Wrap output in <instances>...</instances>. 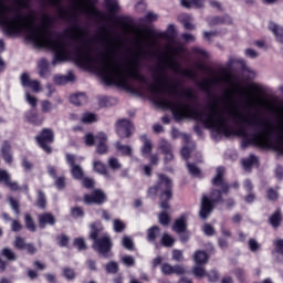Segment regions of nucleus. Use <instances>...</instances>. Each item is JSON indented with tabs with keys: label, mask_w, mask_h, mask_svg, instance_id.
<instances>
[{
	"label": "nucleus",
	"mask_w": 283,
	"mask_h": 283,
	"mask_svg": "<svg viewBox=\"0 0 283 283\" xmlns=\"http://www.w3.org/2000/svg\"><path fill=\"white\" fill-rule=\"evenodd\" d=\"M0 23L7 36H14V34L25 32L29 41H32L36 48L52 50V52H54L52 61L53 66L73 60L80 67H95L101 76H103L104 83H107V85L117 83L119 87H124L133 94H138V90L129 84V78H134V81H138L144 85L149 84L147 77L138 72V59L149 54V51L143 48V43L148 48H154V45H156V40L151 39L154 34L149 29L140 30L146 36L137 35L136 42L139 51L135 54V57L120 65V63L114 59H116V53L123 48V42L120 40L112 39L105 29L103 41L107 45L106 52L101 53L98 59L92 55V46L90 45L92 41L87 40L83 42V39L87 38V31L83 30L78 24H73L65 31L70 39L81 43L80 46L72 50L70 42H66L61 38H53L49 29L52 25V17L48 14L42 15V24L36 27L34 11H31L30 14L23 17L19 10L14 11L13 8L6 4L4 0H0Z\"/></svg>",
	"instance_id": "f257e3e1"
},
{
	"label": "nucleus",
	"mask_w": 283,
	"mask_h": 283,
	"mask_svg": "<svg viewBox=\"0 0 283 283\" xmlns=\"http://www.w3.org/2000/svg\"><path fill=\"white\" fill-rule=\"evenodd\" d=\"M224 167H218L217 174L212 179V185L214 187H221V190H211L210 199L206 195L202 196L201 208L199 211V216L202 220H207V218H209L211 211H213V205H218V202H224L222 193L226 196L229 193L230 186L229 184L224 182Z\"/></svg>",
	"instance_id": "f03ea898"
},
{
	"label": "nucleus",
	"mask_w": 283,
	"mask_h": 283,
	"mask_svg": "<svg viewBox=\"0 0 283 283\" xmlns=\"http://www.w3.org/2000/svg\"><path fill=\"white\" fill-rule=\"evenodd\" d=\"M112 247H114V243H112V238L107 234L93 242L94 251H97L105 259L112 258Z\"/></svg>",
	"instance_id": "7ed1b4c3"
},
{
	"label": "nucleus",
	"mask_w": 283,
	"mask_h": 283,
	"mask_svg": "<svg viewBox=\"0 0 283 283\" xmlns=\"http://www.w3.org/2000/svg\"><path fill=\"white\" fill-rule=\"evenodd\" d=\"M66 163L71 169V176L74 180H83L85 172L83 171V167L80 166L78 160H84L83 157L76 158L75 155L67 153L65 155Z\"/></svg>",
	"instance_id": "20e7f679"
},
{
	"label": "nucleus",
	"mask_w": 283,
	"mask_h": 283,
	"mask_svg": "<svg viewBox=\"0 0 283 283\" xmlns=\"http://www.w3.org/2000/svg\"><path fill=\"white\" fill-rule=\"evenodd\" d=\"M157 187L161 198H174V182L166 175H158Z\"/></svg>",
	"instance_id": "39448f33"
},
{
	"label": "nucleus",
	"mask_w": 283,
	"mask_h": 283,
	"mask_svg": "<svg viewBox=\"0 0 283 283\" xmlns=\"http://www.w3.org/2000/svg\"><path fill=\"white\" fill-rule=\"evenodd\" d=\"M35 139L46 154H52V148L49 146L50 144L54 143V132L52 129L43 128Z\"/></svg>",
	"instance_id": "423d86ee"
},
{
	"label": "nucleus",
	"mask_w": 283,
	"mask_h": 283,
	"mask_svg": "<svg viewBox=\"0 0 283 283\" xmlns=\"http://www.w3.org/2000/svg\"><path fill=\"white\" fill-rule=\"evenodd\" d=\"M115 132L119 138H130L134 134V124L127 118L118 119L115 124Z\"/></svg>",
	"instance_id": "0eeeda50"
},
{
	"label": "nucleus",
	"mask_w": 283,
	"mask_h": 283,
	"mask_svg": "<svg viewBox=\"0 0 283 283\" xmlns=\"http://www.w3.org/2000/svg\"><path fill=\"white\" fill-rule=\"evenodd\" d=\"M164 64H166L169 70H172V72H181V74L184 76H187V78H191L192 81H196V78H198V73H196V71L189 69L180 71V64H178L177 61L174 60L171 56L165 57Z\"/></svg>",
	"instance_id": "6e6552de"
},
{
	"label": "nucleus",
	"mask_w": 283,
	"mask_h": 283,
	"mask_svg": "<svg viewBox=\"0 0 283 283\" xmlns=\"http://www.w3.org/2000/svg\"><path fill=\"white\" fill-rule=\"evenodd\" d=\"M158 151L164 155L165 165H169L174 160V147L167 139H160L158 144Z\"/></svg>",
	"instance_id": "1a4fd4ad"
},
{
	"label": "nucleus",
	"mask_w": 283,
	"mask_h": 283,
	"mask_svg": "<svg viewBox=\"0 0 283 283\" xmlns=\"http://www.w3.org/2000/svg\"><path fill=\"white\" fill-rule=\"evenodd\" d=\"M75 6L77 10H81V12H85L86 14H92L93 17H98L101 14V11L96 9V6L92 3V0H76Z\"/></svg>",
	"instance_id": "9d476101"
},
{
	"label": "nucleus",
	"mask_w": 283,
	"mask_h": 283,
	"mask_svg": "<svg viewBox=\"0 0 283 283\" xmlns=\"http://www.w3.org/2000/svg\"><path fill=\"white\" fill-rule=\"evenodd\" d=\"M20 83L23 87H30L32 92H35V93L41 92V82H39V80H31L30 73L28 72L21 73Z\"/></svg>",
	"instance_id": "9b49d317"
},
{
	"label": "nucleus",
	"mask_w": 283,
	"mask_h": 283,
	"mask_svg": "<svg viewBox=\"0 0 283 283\" xmlns=\"http://www.w3.org/2000/svg\"><path fill=\"white\" fill-rule=\"evenodd\" d=\"M95 145H96V154H99V156H104V154H107L108 147H107V134L99 132L95 136Z\"/></svg>",
	"instance_id": "f8f14e48"
},
{
	"label": "nucleus",
	"mask_w": 283,
	"mask_h": 283,
	"mask_svg": "<svg viewBox=\"0 0 283 283\" xmlns=\"http://www.w3.org/2000/svg\"><path fill=\"white\" fill-rule=\"evenodd\" d=\"M107 197L105 196V192L102 190H95L93 195H85L84 196V202L85 205H103Z\"/></svg>",
	"instance_id": "ddd939ff"
},
{
	"label": "nucleus",
	"mask_w": 283,
	"mask_h": 283,
	"mask_svg": "<svg viewBox=\"0 0 283 283\" xmlns=\"http://www.w3.org/2000/svg\"><path fill=\"white\" fill-rule=\"evenodd\" d=\"M38 224L41 229H45L48 224L54 227L56 224V218L51 212H44L38 216Z\"/></svg>",
	"instance_id": "4468645a"
},
{
	"label": "nucleus",
	"mask_w": 283,
	"mask_h": 283,
	"mask_svg": "<svg viewBox=\"0 0 283 283\" xmlns=\"http://www.w3.org/2000/svg\"><path fill=\"white\" fill-rule=\"evenodd\" d=\"M0 154L4 160V163H7V165H12V146L10 145V142L4 140L1 145L0 148Z\"/></svg>",
	"instance_id": "2eb2a0df"
},
{
	"label": "nucleus",
	"mask_w": 283,
	"mask_h": 283,
	"mask_svg": "<svg viewBox=\"0 0 283 283\" xmlns=\"http://www.w3.org/2000/svg\"><path fill=\"white\" fill-rule=\"evenodd\" d=\"M39 76L46 78L50 74V62L45 59H41L38 63Z\"/></svg>",
	"instance_id": "dca6fc26"
},
{
	"label": "nucleus",
	"mask_w": 283,
	"mask_h": 283,
	"mask_svg": "<svg viewBox=\"0 0 283 283\" xmlns=\"http://www.w3.org/2000/svg\"><path fill=\"white\" fill-rule=\"evenodd\" d=\"M172 230L176 233H185L187 231V217L181 216L177 219L172 226Z\"/></svg>",
	"instance_id": "f3484780"
},
{
	"label": "nucleus",
	"mask_w": 283,
	"mask_h": 283,
	"mask_svg": "<svg viewBox=\"0 0 283 283\" xmlns=\"http://www.w3.org/2000/svg\"><path fill=\"white\" fill-rule=\"evenodd\" d=\"M268 28L270 32H273L274 36L276 38V41L279 43H283V28L275 24L274 22H270Z\"/></svg>",
	"instance_id": "a211bd4d"
},
{
	"label": "nucleus",
	"mask_w": 283,
	"mask_h": 283,
	"mask_svg": "<svg viewBox=\"0 0 283 283\" xmlns=\"http://www.w3.org/2000/svg\"><path fill=\"white\" fill-rule=\"evenodd\" d=\"M74 78V73L72 71H69L67 75H55L54 83H56V85H65L67 83H72Z\"/></svg>",
	"instance_id": "6ab92c4d"
},
{
	"label": "nucleus",
	"mask_w": 283,
	"mask_h": 283,
	"mask_svg": "<svg viewBox=\"0 0 283 283\" xmlns=\"http://www.w3.org/2000/svg\"><path fill=\"white\" fill-rule=\"evenodd\" d=\"M70 101L73 105H76L78 107L87 103V95H85V93H77L71 95Z\"/></svg>",
	"instance_id": "aec40b11"
},
{
	"label": "nucleus",
	"mask_w": 283,
	"mask_h": 283,
	"mask_svg": "<svg viewBox=\"0 0 283 283\" xmlns=\"http://www.w3.org/2000/svg\"><path fill=\"white\" fill-rule=\"evenodd\" d=\"M193 261L196 262V264L205 265L207 264V262H209V254H207V252L202 250H198L197 252H195Z\"/></svg>",
	"instance_id": "412c9836"
},
{
	"label": "nucleus",
	"mask_w": 283,
	"mask_h": 283,
	"mask_svg": "<svg viewBox=\"0 0 283 283\" xmlns=\"http://www.w3.org/2000/svg\"><path fill=\"white\" fill-rule=\"evenodd\" d=\"M93 167L96 174L105 176V178H112V175L107 171V167L102 161H94Z\"/></svg>",
	"instance_id": "4be33fe9"
},
{
	"label": "nucleus",
	"mask_w": 283,
	"mask_h": 283,
	"mask_svg": "<svg viewBox=\"0 0 283 283\" xmlns=\"http://www.w3.org/2000/svg\"><path fill=\"white\" fill-rule=\"evenodd\" d=\"M140 140L144 143L142 147V154L145 156V154H151V150L154 149V145L151 144V140L147 138V135H142Z\"/></svg>",
	"instance_id": "5701e85b"
},
{
	"label": "nucleus",
	"mask_w": 283,
	"mask_h": 283,
	"mask_svg": "<svg viewBox=\"0 0 283 283\" xmlns=\"http://www.w3.org/2000/svg\"><path fill=\"white\" fill-rule=\"evenodd\" d=\"M269 222L273 229H277L282 222V212L276 210L272 216H270Z\"/></svg>",
	"instance_id": "b1692460"
},
{
	"label": "nucleus",
	"mask_w": 283,
	"mask_h": 283,
	"mask_svg": "<svg viewBox=\"0 0 283 283\" xmlns=\"http://www.w3.org/2000/svg\"><path fill=\"white\" fill-rule=\"evenodd\" d=\"M101 231H103V226H101V223H92L90 240H93V242H96V240H98V235Z\"/></svg>",
	"instance_id": "393cba45"
},
{
	"label": "nucleus",
	"mask_w": 283,
	"mask_h": 283,
	"mask_svg": "<svg viewBox=\"0 0 283 283\" xmlns=\"http://www.w3.org/2000/svg\"><path fill=\"white\" fill-rule=\"evenodd\" d=\"M220 78L218 77H212V78H207L199 83L200 90H203V92H209L211 90V85H216V83H219Z\"/></svg>",
	"instance_id": "a878e982"
},
{
	"label": "nucleus",
	"mask_w": 283,
	"mask_h": 283,
	"mask_svg": "<svg viewBox=\"0 0 283 283\" xmlns=\"http://www.w3.org/2000/svg\"><path fill=\"white\" fill-rule=\"evenodd\" d=\"M160 235V228L158 226H153L147 231V240L148 242H156V238Z\"/></svg>",
	"instance_id": "bb28decb"
},
{
	"label": "nucleus",
	"mask_w": 283,
	"mask_h": 283,
	"mask_svg": "<svg viewBox=\"0 0 283 283\" xmlns=\"http://www.w3.org/2000/svg\"><path fill=\"white\" fill-rule=\"evenodd\" d=\"M117 151H120L122 156H132L133 149L129 145H123L120 142L115 144Z\"/></svg>",
	"instance_id": "cd10ccee"
},
{
	"label": "nucleus",
	"mask_w": 283,
	"mask_h": 283,
	"mask_svg": "<svg viewBox=\"0 0 283 283\" xmlns=\"http://www.w3.org/2000/svg\"><path fill=\"white\" fill-rule=\"evenodd\" d=\"M241 163L244 169L249 171V169H251V167L258 163V157L255 155H250L248 158L242 159Z\"/></svg>",
	"instance_id": "c85d7f7f"
},
{
	"label": "nucleus",
	"mask_w": 283,
	"mask_h": 283,
	"mask_svg": "<svg viewBox=\"0 0 283 283\" xmlns=\"http://www.w3.org/2000/svg\"><path fill=\"white\" fill-rule=\"evenodd\" d=\"M106 10L109 12V14H115V12H118V1L116 0H104Z\"/></svg>",
	"instance_id": "c756f323"
},
{
	"label": "nucleus",
	"mask_w": 283,
	"mask_h": 283,
	"mask_svg": "<svg viewBox=\"0 0 283 283\" xmlns=\"http://www.w3.org/2000/svg\"><path fill=\"white\" fill-rule=\"evenodd\" d=\"M36 207H39V209H45V207H48V200L45 199V192L43 190L38 191Z\"/></svg>",
	"instance_id": "7c9ffc66"
},
{
	"label": "nucleus",
	"mask_w": 283,
	"mask_h": 283,
	"mask_svg": "<svg viewBox=\"0 0 283 283\" xmlns=\"http://www.w3.org/2000/svg\"><path fill=\"white\" fill-rule=\"evenodd\" d=\"M1 255L3 258H6L7 260H9V262H17V254L14 253V251H12L9 248H4L1 250Z\"/></svg>",
	"instance_id": "2f4dec72"
},
{
	"label": "nucleus",
	"mask_w": 283,
	"mask_h": 283,
	"mask_svg": "<svg viewBox=\"0 0 283 283\" xmlns=\"http://www.w3.org/2000/svg\"><path fill=\"white\" fill-rule=\"evenodd\" d=\"M113 229H114L115 233H123V231H125V229H127V226L125 224V222H123V220L115 219L113 221Z\"/></svg>",
	"instance_id": "473e14b6"
},
{
	"label": "nucleus",
	"mask_w": 283,
	"mask_h": 283,
	"mask_svg": "<svg viewBox=\"0 0 283 283\" xmlns=\"http://www.w3.org/2000/svg\"><path fill=\"white\" fill-rule=\"evenodd\" d=\"M180 19H181V22L184 23V28L186 30H195L196 29V25H193V23H191V15L182 14L180 17Z\"/></svg>",
	"instance_id": "72a5a7b5"
},
{
	"label": "nucleus",
	"mask_w": 283,
	"mask_h": 283,
	"mask_svg": "<svg viewBox=\"0 0 283 283\" xmlns=\"http://www.w3.org/2000/svg\"><path fill=\"white\" fill-rule=\"evenodd\" d=\"M24 222L28 231H31L32 233L36 231V224H34V220L32 219V216L25 214Z\"/></svg>",
	"instance_id": "f704fd0d"
},
{
	"label": "nucleus",
	"mask_w": 283,
	"mask_h": 283,
	"mask_svg": "<svg viewBox=\"0 0 283 283\" xmlns=\"http://www.w3.org/2000/svg\"><path fill=\"white\" fill-rule=\"evenodd\" d=\"M238 94H240L241 96H244L245 98V104L248 107H253V96L250 93H247V91L244 90V87H241V91H237Z\"/></svg>",
	"instance_id": "c9c22d12"
},
{
	"label": "nucleus",
	"mask_w": 283,
	"mask_h": 283,
	"mask_svg": "<svg viewBox=\"0 0 283 283\" xmlns=\"http://www.w3.org/2000/svg\"><path fill=\"white\" fill-rule=\"evenodd\" d=\"M192 273L196 277H207V271L202 268V264H197L192 268Z\"/></svg>",
	"instance_id": "e433bc0d"
},
{
	"label": "nucleus",
	"mask_w": 283,
	"mask_h": 283,
	"mask_svg": "<svg viewBox=\"0 0 283 283\" xmlns=\"http://www.w3.org/2000/svg\"><path fill=\"white\" fill-rule=\"evenodd\" d=\"M122 247L127 249V251H134V240L130 239L128 235H124L122 239Z\"/></svg>",
	"instance_id": "4c0bfd02"
},
{
	"label": "nucleus",
	"mask_w": 283,
	"mask_h": 283,
	"mask_svg": "<svg viewBox=\"0 0 283 283\" xmlns=\"http://www.w3.org/2000/svg\"><path fill=\"white\" fill-rule=\"evenodd\" d=\"M108 167L113 169V171H117V169H120L123 165L116 157L108 158Z\"/></svg>",
	"instance_id": "58836bf2"
},
{
	"label": "nucleus",
	"mask_w": 283,
	"mask_h": 283,
	"mask_svg": "<svg viewBox=\"0 0 283 283\" xmlns=\"http://www.w3.org/2000/svg\"><path fill=\"white\" fill-rule=\"evenodd\" d=\"M158 193H160V190L157 185L151 186L147 190V198H150V200H156Z\"/></svg>",
	"instance_id": "ea45409f"
},
{
	"label": "nucleus",
	"mask_w": 283,
	"mask_h": 283,
	"mask_svg": "<svg viewBox=\"0 0 283 283\" xmlns=\"http://www.w3.org/2000/svg\"><path fill=\"white\" fill-rule=\"evenodd\" d=\"M120 262L122 264H124V266H134L136 264V259H134V256L132 255H124L120 258Z\"/></svg>",
	"instance_id": "a19ab883"
},
{
	"label": "nucleus",
	"mask_w": 283,
	"mask_h": 283,
	"mask_svg": "<svg viewBox=\"0 0 283 283\" xmlns=\"http://www.w3.org/2000/svg\"><path fill=\"white\" fill-rule=\"evenodd\" d=\"M275 253H280L281 258L279 262H283V239L274 241Z\"/></svg>",
	"instance_id": "79ce46f5"
},
{
	"label": "nucleus",
	"mask_w": 283,
	"mask_h": 283,
	"mask_svg": "<svg viewBox=\"0 0 283 283\" xmlns=\"http://www.w3.org/2000/svg\"><path fill=\"white\" fill-rule=\"evenodd\" d=\"M84 143L87 147H94L96 144V136H94L92 133L86 134L84 137Z\"/></svg>",
	"instance_id": "37998d69"
},
{
	"label": "nucleus",
	"mask_w": 283,
	"mask_h": 283,
	"mask_svg": "<svg viewBox=\"0 0 283 283\" xmlns=\"http://www.w3.org/2000/svg\"><path fill=\"white\" fill-rule=\"evenodd\" d=\"M73 244L78 249V251H85V249H87V244L85 243V239L83 238L74 239Z\"/></svg>",
	"instance_id": "c03bdc74"
},
{
	"label": "nucleus",
	"mask_w": 283,
	"mask_h": 283,
	"mask_svg": "<svg viewBox=\"0 0 283 283\" xmlns=\"http://www.w3.org/2000/svg\"><path fill=\"white\" fill-rule=\"evenodd\" d=\"M9 205L17 216L21 213V210L19 209V201L17 199H14L13 197H9Z\"/></svg>",
	"instance_id": "a18cd8bd"
},
{
	"label": "nucleus",
	"mask_w": 283,
	"mask_h": 283,
	"mask_svg": "<svg viewBox=\"0 0 283 283\" xmlns=\"http://www.w3.org/2000/svg\"><path fill=\"white\" fill-rule=\"evenodd\" d=\"M187 168L188 171L191 176H193L195 178H198V176H200V168H198V166L193 165V164H187Z\"/></svg>",
	"instance_id": "49530a36"
},
{
	"label": "nucleus",
	"mask_w": 283,
	"mask_h": 283,
	"mask_svg": "<svg viewBox=\"0 0 283 283\" xmlns=\"http://www.w3.org/2000/svg\"><path fill=\"white\" fill-rule=\"evenodd\" d=\"M161 244L163 247H174V238L168 233H165L161 238Z\"/></svg>",
	"instance_id": "de8ad7c7"
},
{
	"label": "nucleus",
	"mask_w": 283,
	"mask_h": 283,
	"mask_svg": "<svg viewBox=\"0 0 283 283\" xmlns=\"http://www.w3.org/2000/svg\"><path fill=\"white\" fill-rule=\"evenodd\" d=\"M170 222L169 214L167 212H160L159 213V224H163V227H168Z\"/></svg>",
	"instance_id": "09e8293b"
},
{
	"label": "nucleus",
	"mask_w": 283,
	"mask_h": 283,
	"mask_svg": "<svg viewBox=\"0 0 283 283\" xmlns=\"http://www.w3.org/2000/svg\"><path fill=\"white\" fill-rule=\"evenodd\" d=\"M249 250L252 251V253H255V251H260V243L255 239H250L248 242Z\"/></svg>",
	"instance_id": "8fccbe9b"
},
{
	"label": "nucleus",
	"mask_w": 283,
	"mask_h": 283,
	"mask_svg": "<svg viewBox=\"0 0 283 283\" xmlns=\"http://www.w3.org/2000/svg\"><path fill=\"white\" fill-rule=\"evenodd\" d=\"M71 216L72 218H83V216H85V212L83 211V208L75 207L71 209Z\"/></svg>",
	"instance_id": "3c124183"
},
{
	"label": "nucleus",
	"mask_w": 283,
	"mask_h": 283,
	"mask_svg": "<svg viewBox=\"0 0 283 283\" xmlns=\"http://www.w3.org/2000/svg\"><path fill=\"white\" fill-rule=\"evenodd\" d=\"M206 277H208L209 282H212V283H216L218 282V280H220V275L216 270H211L209 273H207Z\"/></svg>",
	"instance_id": "603ef678"
},
{
	"label": "nucleus",
	"mask_w": 283,
	"mask_h": 283,
	"mask_svg": "<svg viewBox=\"0 0 283 283\" xmlns=\"http://www.w3.org/2000/svg\"><path fill=\"white\" fill-rule=\"evenodd\" d=\"M82 123H96V115L94 113H86L82 116Z\"/></svg>",
	"instance_id": "864d4df0"
},
{
	"label": "nucleus",
	"mask_w": 283,
	"mask_h": 283,
	"mask_svg": "<svg viewBox=\"0 0 283 283\" xmlns=\"http://www.w3.org/2000/svg\"><path fill=\"white\" fill-rule=\"evenodd\" d=\"M41 107L43 114H50V112H52V103L48 99L41 102Z\"/></svg>",
	"instance_id": "5fc2aeb1"
},
{
	"label": "nucleus",
	"mask_w": 283,
	"mask_h": 283,
	"mask_svg": "<svg viewBox=\"0 0 283 283\" xmlns=\"http://www.w3.org/2000/svg\"><path fill=\"white\" fill-rule=\"evenodd\" d=\"M6 187H9L11 191H19V184L17 181H12L11 177H9L6 182Z\"/></svg>",
	"instance_id": "6e6d98bb"
},
{
	"label": "nucleus",
	"mask_w": 283,
	"mask_h": 283,
	"mask_svg": "<svg viewBox=\"0 0 283 283\" xmlns=\"http://www.w3.org/2000/svg\"><path fill=\"white\" fill-rule=\"evenodd\" d=\"M106 271L112 274L118 273V263L112 261L108 264H106Z\"/></svg>",
	"instance_id": "4d7b16f0"
},
{
	"label": "nucleus",
	"mask_w": 283,
	"mask_h": 283,
	"mask_svg": "<svg viewBox=\"0 0 283 283\" xmlns=\"http://www.w3.org/2000/svg\"><path fill=\"white\" fill-rule=\"evenodd\" d=\"M27 244L28 243H25V240H23V238H21V237L15 238V241H14L15 249L23 251V249H25Z\"/></svg>",
	"instance_id": "13d9d810"
},
{
	"label": "nucleus",
	"mask_w": 283,
	"mask_h": 283,
	"mask_svg": "<svg viewBox=\"0 0 283 283\" xmlns=\"http://www.w3.org/2000/svg\"><path fill=\"white\" fill-rule=\"evenodd\" d=\"M25 101L27 103H29V105H31V107H33L35 109L36 104L39 103V99H36V97L30 95V93H25Z\"/></svg>",
	"instance_id": "bf43d9fd"
},
{
	"label": "nucleus",
	"mask_w": 283,
	"mask_h": 283,
	"mask_svg": "<svg viewBox=\"0 0 283 283\" xmlns=\"http://www.w3.org/2000/svg\"><path fill=\"white\" fill-rule=\"evenodd\" d=\"M207 21L210 28L213 25H220V23H224V20L220 17L208 18Z\"/></svg>",
	"instance_id": "052dcab7"
},
{
	"label": "nucleus",
	"mask_w": 283,
	"mask_h": 283,
	"mask_svg": "<svg viewBox=\"0 0 283 283\" xmlns=\"http://www.w3.org/2000/svg\"><path fill=\"white\" fill-rule=\"evenodd\" d=\"M63 276L66 277L67 280H74V277H76V273L72 269L64 268Z\"/></svg>",
	"instance_id": "680f3d73"
},
{
	"label": "nucleus",
	"mask_w": 283,
	"mask_h": 283,
	"mask_svg": "<svg viewBox=\"0 0 283 283\" xmlns=\"http://www.w3.org/2000/svg\"><path fill=\"white\" fill-rule=\"evenodd\" d=\"M161 272L164 273V275H171L174 274V266L168 263H164L161 265Z\"/></svg>",
	"instance_id": "e2e57ef3"
},
{
	"label": "nucleus",
	"mask_w": 283,
	"mask_h": 283,
	"mask_svg": "<svg viewBox=\"0 0 283 283\" xmlns=\"http://www.w3.org/2000/svg\"><path fill=\"white\" fill-rule=\"evenodd\" d=\"M234 275L240 282H244L247 279V273H244V270L242 269L234 270Z\"/></svg>",
	"instance_id": "0e129e2a"
},
{
	"label": "nucleus",
	"mask_w": 283,
	"mask_h": 283,
	"mask_svg": "<svg viewBox=\"0 0 283 283\" xmlns=\"http://www.w3.org/2000/svg\"><path fill=\"white\" fill-rule=\"evenodd\" d=\"M57 241L60 247H67V244H70V238H67V235L65 234H61L60 237H57Z\"/></svg>",
	"instance_id": "69168bd1"
},
{
	"label": "nucleus",
	"mask_w": 283,
	"mask_h": 283,
	"mask_svg": "<svg viewBox=\"0 0 283 283\" xmlns=\"http://www.w3.org/2000/svg\"><path fill=\"white\" fill-rule=\"evenodd\" d=\"M144 21H148V22L158 21V14L151 11H148L144 18Z\"/></svg>",
	"instance_id": "338daca9"
},
{
	"label": "nucleus",
	"mask_w": 283,
	"mask_h": 283,
	"mask_svg": "<svg viewBox=\"0 0 283 283\" xmlns=\"http://www.w3.org/2000/svg\"><path fill=\"white\" fill-rule=\"evenodd\" d=\"M203 232L206 235H213L216 233V230L211 227V224L206 223L203 226Z\"/></svg>",
	"instance_id": "774afa93"
}]
</instances>
